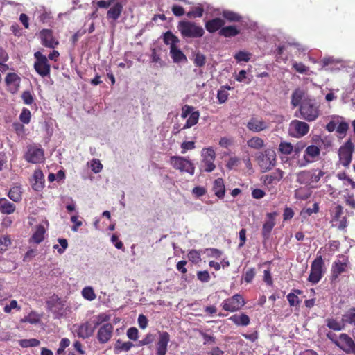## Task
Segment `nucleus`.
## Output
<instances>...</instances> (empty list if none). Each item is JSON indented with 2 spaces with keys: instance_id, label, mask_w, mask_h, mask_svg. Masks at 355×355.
Returning <instances> with one entry per match:
<instances>
[{
  "instance_id": "obj_1",
  "label": "nucleus",
  "mask_w": 355,
  "mask_h": 355,
  "mask_svg": "<svg viewBox=\"0 0 355 355\" xmlns=\"http://www.w3.org/2000/svg\"><path fill=\"white\" fill-rule=\"evenodd\" d=\"M299 112L301 119L312 122L315 121L320 115V104L315 98H305L299 107ZM295 116H298L297 114Z\"/></svg>"
},
{
  "instance_id": "obj_2",
  "label": "nucleus",
  "mask_w": 355,
  "mask_h": 355,
  "mask_svg": "<svg viewBox=\"0 0 355 355\" xmlns=\"http://www.w3.org/2000/svg\"><path fill=\"white\" fill-rule=\"evenodd\" d=\"M324 174L325 173L320 168L304 170L297 173L296 181L300 184L317 189L320 187L319 182Z\"/></svg>"
},
{
  "instance_id": "obj_3",
  "label": "nucleus",
  "mask_w": 355,
  "mask_h": 355,
  "mask_svg": "<svg viewBox=\"0 0 355 355\" xmlns=\"http://www.w3.org/2000/svg\"><path fill=\"white\" fill-rule=\"evenodd\" d=\"M178 28L183 37L198 38L205 34L202 27L193 21H181L178 23Z\"/></svg>"
},
{
  "instance_id": "obj_4",
  "label": "nucleus",
  "mask_w": 355,
  "mask_h": 355,
  "mask_svg": "<svg viewBox=\"0 0 355 355\" xmlns=\"http://www.w3.org/2000/svg\"><path fill=\"white\" fill-rule=\"evenodd\" d=\"M329 119L330 121L326 125L325 129L329 132H332L336 130L341 137H345L349 129V124L346 121L345 118L340 115L334 114L330 116Z\"/></svg>"
},
{
  "instance_id": "obj_5",
  "label": "nucleus",
  "mask_w": 355,
  "mask_h": 355,
  "mask_svg": "<svg viewBox=\"0 0 355 355\" xmlns=\"http://www.w3.org/2000/svg\"><path fill=\"white\" fill-rule=\"evenodd\" d=\"M170 164L175 170L182 173H187L191 175L195 173V166L188 158L182 156H171L169 159Z\"/></svg>"
},
{
  "instance_id": "obj_6",
  "label": "nucleus",
  "mask_w": 355,
  "mask_h": 355,
  "mask_svg": "<svg viewBox=\"0 0 355 355\" xmlns=\"http://www.w3.org/2000/svg\"><path fill=\"white\" fill-rule=\"evenodd\" d=\"M355 150V145L351 138L347 139L338 150V157L340 164L344 167H349L352 155Z\"/></svg>"
},
{
  "instance_id": "obj_7",
  "label": "nucleus",
  "mask_w": 355,
  "mask_h": 355,
  "mask_svg": "<svg viewBox=\"0 0 355 355\" xmlns=\"http://www.w3.org/2000/svg\"><path fill=\"white\" fill-rule=\"evenodd\" d=\"M202 160L200 171L210 173L214 171L216 165V152L212 147L204 148L201 152Z\"/></svg>"
},
{
  "instance_id": "obj_8",
  "label": "nucleus",
  "mask_w": 355,
  "mask_h": 355,
  "mask_svg": "<svg viewBox=\"0 0 355 355\" xmlns=\"http://www.w3.org/2000/svg\"><path fill=\"white\" fill-rule=\"evenodd\" d=\"M24 158L28 163H41L44 159V150L40 146L37 144L28 145L27 146V150L24 155Z\"/></svg>"
},
{
  "instance_id": "obj_9",
  "label": "nucleus",
  "mask_w": 355,
  "mask_h": 355,
  "mask_svg": "<svg viewBox=\"0 0 355 355\" xmlns=\"http://www.w3.org/2000/svg\"><path fill=\"white\" fill-rule=\"evenodd\" d=\"M324 263L322 256H317L311 266V272L308 278L309 282L316 284L321 279L324 272Z\"/></svg>"
},
{
  "instance_id": "obj_10",
  "label": "nucleus",
  "mask_w": 355,
  "mask_h": 355,
  "mask_svg": "<svg viewBox=\"0 0 355 355\" xmlns=\"http://www.w3.org/2000/svg\"><path fill=\"white\" fill-rule=\"evenodd\" d=\"M34 57L36 59L34 63V69L36 72L42 77L49 76L51 67L48 62L47 58L40 51L35 52Z\"/></svg>"
},
{
  "instance_id": "obj_11",
  "label": "nucleus",
  "mask_w": 355,
  "mask_h": 355,
  "mask_svg": "<svg viewBox=\"0 0 355 355\" xmlns=\"http://www.w3.org/2000/svg\"><path fill=\"white\" fill-rule=\"evenodd\" d=\"M257 162L262 172L270 171L276 164V154L272 150H267L257 157Z\"/></svg>"
},
{
  "instance_id": "obj_12",
  "label": "nucleus",
  "mask_w": 355,
  "mask_h": 355,
  "mask_svg": "<svg viewBox=\"0 0 355 355\" xmlns=\"http://www.w3.org/2000/svg\"><path fill=\"white\" fill-rule=\"evenodd\" d=\"M349 265L348 258L343 254L338 256V259L336 260L331 266V280L336 281L339 276L347 271Z\"/></svg>"
},
{
  "instance_id": "obj_13",
  "label": "nucleus",
  "mask_w": 355,
  "mask_h": 355,
  "mask_svg": "<svg viewBox=\"0 0 355 355\" xmlns=\"http://www.w3.org/2000/svg\"><path fill=\"white\" fill-rule=\"evenodd\" d=\"M309 129L310 127L308 123L295 119L290 123L288 132L291 136L300 138L308 134Z\"/></svg>"
},
{
  "instance_id": "obj_14",
  "label": "nucleus",
  "mask_w": 355,
  "mask_h": 355,
  "mask_svg": "<svg viewBox=\"0 0 355 355\" xmlns=\"http://www.w3.org/2000/svg\"><path fill=\"white\" fill-rule=\"evenodd\" d=\"M245 304V301L241 295H234L223 302V309L227 311H235L240 309Z\"/></svg>"
},
{
  "instance_id": "obj_15",
  "label": "nucleus",
  "mask_w": 355,
  "mask_h": 355,
  "mask_svg": "<svg viewBox=\"0 0 355 355\" xmlns=\"http://www.w3.org/2000/svg\"><path fill=\"white\" fill-rule=\"evenodd\" d=\"M246 127L250 131L259 132L267 130L269 123L259 116H252L248 121Z\"/></svg>"
},
{
  "instance_id": "obj_16",
  "label": "nucleus",
  "mask_w": 355,
  "mask_h": 355,
  "mask_svg": "<svg viewBox=\"0 0 355 355\" xmlns=\"http://www.w3.org/2000/svg\"><path fill=\"white\" fill-rule=\"evenodd\" d=\"M320 154V149L315 145H310L305 149L302 162L300 164V167L306 166L307 164L313 162L316 157Z\"/></svg>"
},
{
  "instance_id": "obj_17",
  "label": "nucleus",
  "mask_w": 355,
  "mask_h": 355,
  "mask_svg": "<svg viewBox=\"0 0 355 355\" xmlns=\"http://www.w3.org/2000/svg\"><path fill=\"white\" fill-rule=\"evenodd\" d=\"M284 173L283 171L277 168L275 171L262 176L261 180L266 187L270 189L274 187L273 184H277L283 178Z\"/></svg>"
},
{
  "instance_id": "obj_18",
  "label": "nucleus",
  "mask_w": 355,
  "mask_h": 355,
  "mask_svg": "<svg viewBox=\"0 0 355 355\" xmlns=\"http://www.w3.org/2000/svg\"><path fill=\"white\" fill-rule=\"evenodd\" d=\"M343 214V207L340 205H336L331 211V216L334 221L339 222L338 228L340 230H345L347 227V217L341 216Z\"/></svg>"
},
{
  "instance_id": "obj_19",
  "label": "nucleus",
  "mask_w": 355,
  "mask_h": 355,
  "mask_svg": "<svg viewBox=\"0 0 355 355\" xmlns=\"http://www.w3.org/2000/svg\"><path fill=\"white\" fill-rule=\"evenodd\" d=\"M42 44L46 47L54 49L59 44V42L54 37L51 29H42L40 32Z\"/></svg>"
},
{
  "instance_id": "obj_20",
  "label": "nucleus",
  "mask_w": 355,
  "mask_h": 355,
  "mask_svg": "<svg viewBox=\"0 0 355 355\" xmlns=\"http://www.w3.org/2000/svg\"><path fill=\"white\" fill-rule=\"evenodd\" d=\"M46 305L49 311L59 315L64 306V301L58 297V295H53L46 300Z\"/></svg>"
},
{
  "instance_id": "obj_21",
  "label": "nucleus",
  "mask_w": 355,
  "mask_h": 355,
  "mask_svg": "<svg viewBox=\"0 0 355 355\" xmlns=\"http://www.w3.org/2000/svg\"><path fill=\"white\" fill-rule=\"evenodd\" d=\"M114 327L112 324L106 323L102 325L97 333V339L100 343H107L112 336Z\"/></svg>"
},
{
  "instance_id": "obj_22",
  "label": "nucleus",
  "mask_w": 355,
  "mask_h": 355,
  "mask_svg": "<svg viewBox=\"0 0 355 355\" xmlns=\"http://www.w3.org/2000/svg\"><path fill=\"white\" fill-rule=\"evenodd\" d=\"M5 83L8 90L12 94H15L19 90L21 78L15 73H8L6 76Z\"/></svg>"
},
{
  "instance_id": "obj_23",
  "label": "nucleus",
  "mask_w": 355,
  "mask_h": 355,
  "mask_svg": "<svg viewBox=\"0 0 355 355\" xmlns=\"http://www.w3.org/2000/svg\"><path fill=\"white\" fill-rule=\"evenodd\" d=\"M277 215V212H271L267 214L268 220L265 222L262 227V236L264 241L269 239L271 232L275 225V218Z\"/></svg>"
},
{
  "instance_id": "obj_24",
  "label": "nucleus",
  "mask_w": 355,
  "mask_h": 355,
  "mask_svg": "<svg viewBox=\"0 0 355 355\" xmlns=\"http://www.w3.org/2000/svg\"><path fill=\"white\" fill-rule=\"evenodd\" d=\"M339 343L340 344V347L342 348L348 354H355V343L346 334H341L339 336Z\"/></svg>"
},
{
  "instance_id": "obj_25",
  "label": "nucleus",
  "mask_w": 355,
  "mask_h": 355,
  "mask_svg": "<svg viewBox=\"0 0 355 355\" xmlns=\"http://www.w3.org/2000/svg\"><path fill=\"white\" fill-rule=\"evenodd\" d=\"M225 24V21L224 19L219 17H216L207 21L205 22V27L209 33H214L218 31L219 32Z\"/></svg>"
},
{
  "instance_id": "obj_26",
  "label": "nucleus",
  "mask_w": 355,
  "mask_h": 355,
  "mask_svg": "<svg viewBox=\"0 0 355 355\" xmlns=\"http://www.w3.org/2000/svg\"><path fill=\"white\" fill-rule=\"evenodd\" d=\"M94 330V327H92L90 323L86 322L79 325L76 331L79 338L86 339L93 335Z\"/></svg>"
},
{
  "instance_id": "obj_27",
  "label": "nucleus",
  "mask_w": 355,
  "mask_h": 355,
  "mask_svg": "<svg viewBox=\"0 0 355 355\" xmlns=\"http://www.w3.org/2000/svg\"><path fill=\"white\" fill-rule=\"evenodd\" d=\"M33 178L32 188L37 191H42L44 187V175L42 170H35L33 173Z\"/></svg>"
},
{
  "instance_id": "obj_28",
  "label": "nucleus",
  "mask_w": 355,
  "mask_h": 355,
  "mask_svg": "<svg viewBox=\"0 0 355 355\" xmlns=\"http://www.w3.org/2000/svg\"><path fill=\"white\" fill-rule=\"evenodd\" d=\"M212 190L214 192L215 196L218 198L222 199L224 198L225 194V187L223 178H218L214 180Z\"/></svg>"
},
{
  "instance_id": "obj_29",
  "label": "nucleus",
  "mask_w": 355,
  "mask_h": 355,
  "mask_svg": "<svg viewBox=\"0 0 355 355\" xmlns=\"http://www.w3.org/2000/svg\"><path fill=\"white\" fill-rule=\"evenodd\" d=\"M170 55L175 63L186 62L187 61L186 55L177 46H170Z\"/></svg>"
},
{
  "instance_id": "obj_30",
  "label": "nucleus",
  "mask_w": 355,
  "mask_h": 355,
  "mask_svg": "<svg viewBox=\"0 0 355 355\" xmlns=\"http://www.w3.org/2000/svg\"><path fill=\"white\" fill-rule=\"evenodd\" d=\"M170 341V335L166 331H159V340L157 344V350L167 351L168 344Z\"/></svg>"
},
{
  "instance_id": "obj_31",
  "label": "nucleus",
  "mask_w": 355,
  "mask_h": 355,
  "mask_svg": "<svg viewBox=\"0 0 355 355\" xmlns=\"http://www.w3.org/2000/svg\"><path fill=\"white\" fill-rule=\"evenodd\" d=\"M123 11V5L120 2L116 3L112 7H111L107 12V19L116 20L121 15Z\"/></svg>"
},
{
  "instance_id": "obj_32",
  "label": "nucleus",
  "mask_w": 355,
  "mask_h": 355,
  "mask_svg": "<svg viewBox=\"0 0 355 355\" xmlns=\"http://www.w3.org/2000/svg\"><path fill=\"white\" fill-rule=\"evenodd\" d=\"M16 206L6 198H0V211L3 214H11L15 212Z\"/></svg>"
},
{
  "instance_id": "obj_33",
  "label": "nucleus",
  "mask_w": 355,
  "mask_h": 355,
  "mask_svg": "<svg viewBox=\"0 0 355 355\" xmlns=\"http://www.w3.org/2000/svg\"><path fill=\"white\" fill-rule=\"evenodd\" d=\"M240 33V31L235 26H223L218 34L225 37H234Z\"/></svg>"
},
{
  "instance_id": "obj_34",
  "label": "nucleus",
  "mask_w": 355,
  "mask_h": 355,
  "mask_svg": "<svg viewBox=\"0 0 355 355\" xmlns=\"http://www.w3.org/2000/svg\"><path fill=\"white\" fill-rule=\"evenodd\" d=\"M304 95V92L300 89H296L292 94L291 104L293 107H296L297 106H300L302 103Z\"/></svg>"
},
{
  "instance_id": "obj_35",
  "label": "nucleus",
  "mask_w": 355,
  "mask_h": 355,
  "mask_svg": "<svg viewBox=\"0 0 355 355\" xmlns=\"http://www.w3.org/2000/svg\"><path fill=\"white\" fill-rule=\"evenodd\" d=\"M222 16L229 22H240L243 19L241 15L231 10H223Z\"/></svg>"
},
{
  "instance_id": "obj_36",
  "label": "nucleus",
  "mask_w": 355,
  "mask_h": 355,
  "mask_svg": "<svg viewBox=\"0 0 355 355\" xmlns=\"http://www.w3.org/2000/svg\"><path fill=\"white\" fill-rule=\"evenodd\" d=\"M234 324L241 326H247L250 323V318L245 313L241 315H234L230 318Z\"/></svg>"
},
{
  "instance_id": "obj_37",
  "label": "nucleus",
  "mask_w": 355,
  "mask_h": 355,
  "mask_svg": "<svg viewBox=\"0 0 355 355\" xmlns=\"http://www.w3.org/2000/svg\"><path fill=\"white\" fill-rule=\"evenodd\" d=\"M45 229L42 225H38L33 233L31 240L35 243H40L44 239Z\"/></svg>"
},
{
  "instance_id": "obj_38",
  "label": "nucleus",
  "mask_w": 355,
  "mask_h": 355,
  "mask_svg": "<svg viewBox=\"0 0 355 355\" xmlns=\"http://www.w3.org/2000/svg\"><path fill=\"white\" fill-rule=\"evenodd\" d=\"M200 117L199 111H194L189 115V119L187 120L182 129H188L198 123Z\"/></svg>"
},
{
  "instance_id": "obj_39",
  "label": "nucleus",
  "mask_w": 355,
  "mask_h": 355,
  "mask_svg": "<svg viewBox=\"0 0 355 355\" xmlns=\"http://www.w3.org/2000/svg\"><path fill=\"white\" fill-rule=\"evenodd\" d=\"M248 147L259 150L264 146V141L259 137H253L247 141Z\"/></svg>"
},
{
  "instance_id": "obj_40",
  "label": "nucleus",
  "mask_w": 355,
  "mask_h": 355,
  "mask_svg": "<svg viewBox=\"0 0 355 355\" xmlns=\"http://www.w3.org/2000/svg\"><path fill=\"white\" fill-rule=\"evenodd\" d=\"M163 40L166 44H170V46H176V44L179 42V39L171 31L164 34Z\"/></svg>"
},
{
  "instance_id": "obj_41",
  "label": "nucleus",
  "mask_w": 355,
  "mask_h": 355,
  "mask_svg": "<svg viewBox=\"0 0 355 355\" xmlns=\"http://www.w3.org/2000/svg\"><path fill=\"white\" fill-rule=\"evenodd\" d=\"M21 193L19 187H13L10 189L8 196L14 202H19L21 200Z\"/></svg>"
},
{
  "instance_id": "obj_42",
  "label": "nucleus",
  "mask_w": 355,
  "mask_h": 355,
  "mask_svg": "<svg viewBox=\"0 0 355 355\" xmlns=\"http://www.w3.org/2000/svg\"><path fill=\"white\" fill-rule=\"evenodd\" d=\"M230 89V86L221 87V88L218 91L217 93V99L219 103H224L227 101L229 96V93L227 90Z\"/></svg>"
},
{
  "instance_id": "obj_43",
  "label": "nucleus",
  "mask_w": 355,
  "mask_h": 355,
  "mask_svg": "<svg viewBox=\"0 0 355 355\" xmlns=\"http://www.w3.org/2000/svg\"><path fill=\"white\" fill-rule=\"evenodd\" d=\"M204 8L202 6H198L187 13V17L189 19L200 18L203 15Z\"/></svg>"
},
{
  "instance_id": "obj_44",
  "label": "nucleus",
  "mask_w": 355,
  "mask_h": 355,
  "mask_svg": "<svg viewBox=\"0 0 355 355\" xmlns=\"http://www.w3.org/2000/svg\"><path fill=\"white\" fill-rule=\"evenodd\" d=\"M311 196V193L308 189L301 187L295 191V198L300 200H306Z\"/></svg>"
},
{
  "instance_id": "obj_45",
  "label": "nucleus",
  "mask_w": 355,
  "mask_h": 355,
  "mask_svg": "<svg viewBox=\"0 0 355 355\" xmlns=\"http://www.w3.org/2000/svg\"><path fill=\"white\" fill-rule=\"evenodd\" d=\"M19 345L21 347H36L40 344V341L36 338L19 340Z\"/></svg>"
},
{
  "instance_id": "obj_46",
  "label": "nucleus",
  "mask_w": 355,
  "mask_h": 355,
  "mask_svg": "<svg viewBox=\"0 0 355 355\" xmlns=\"http://www.w3.org/2000/svg\"><path fill=\"white\" fill-rule=\"evenodd\" d=\"M292 68L300 74H306L309 68L301 62L294 61L292 64Z\"/></svg>"
},
{
  "instance_id": "obj_47",
  "label": "nucleus",
  "mask_w": 355,
  "mask_h": 355,
  "mask_svg": "<svg viewBox=\"0 0 355 355\" xmlns=\"http://www.w3.org/2000/svg\"><path fill=\"white\" fill-rule=\"evenodd\" d=\"M279 151L284 155H290L293 150V146L286 141H282L279 146Z\"/></svg>"
},
{
  "instance_id": "obj_48",
  "label": "nucleus",
  "mask_w": 355,
  "mask_h": 355,
  "mask_svg": "<svg viewBox=\"0 0 355 355\" xmlns=\"http://www.w3.org/2000/svg\"><path fill=\"white\" fill-rule=\"evenodd\" d=\"M343 320L355 326V307L351 308L344 315Z\"/></svg>"
},
{
  "instance_id": "obj_49",
  "label": "nucleus",
  "mask_w": 355,
  "mask_h": 355,
  "mask_svg": "<svg viewBox=\"0 0 355 355\" xmlns=\"http://www.w3.org/2000/svg\"><path fill=\"white\" fill-rule=\"evenodd\" d=\"M188 259L193 263H198L201 261L200 253L196 250H191L188 253Z\"/></svg>"
},
{
  "instance_id": "obj_50",
  "label": "nucleus",
  "mask_w": 355,
  "mask_h": 355,
  "mask_svg": "<svg viewBox=\"0 0 355 355\" xmlns=\"http://www.w3.org/2000/svg\"><path fill=\"white\" fill-rule=\"evenodd\" d=\"M11 245V240L9 236H3L0 237V252L3 253V252L8 250V246Z\"/></svg>"
},
{
  "instance_id": "obj_51",
  "label": "nucleus",
  "mask_w": 355,
  "mask_h": 355,
  "mask_svg": "<svg viewBox=\"0 0 355 355\" xmlns=\"http://www.w3.org/2000/svg\"><path fill=\"white\" fill-rule=\"evenodd\" d=\"M31 114L28 109L24 108L19 115L20 121L25 124H28L31 121Z\"/></svg>"
},
{
  "instance_id": "obj_52",
  "label": "nucleus",
  "mask_w": 355,
  "mask_h": 355,
  "mask_svg": "<svg viewBox=\"0 0 355 355\" xmlns=\"http://www.w3.org/2000/svg\"><path fill=\"white\" fill-rule=\"evenodd\" d=\"M181 153L185 154L188 150H191L196 148L194 141H183L181 145Z\"/></svg>"
},
{
  "instance_id": "obj_53",
  "label": "nucleus",
  "mask_w": 355,
  "mask_h": 355,
  "mask_svg": "<svg viewBox=\"0 0 355 355\" xmlns=\"http://www.w3.org/2000/svg\"><path fill=\"white\" fill-rule=\"evenodd\" d=\"M337 177L339 180H345V184H349L351 185L352 189H355V182L349 178L345 173H338L337 174Z\"/></svg>"
},
{
  "instance_id": "obj_54",
  "label": "nucleus",
  "mask_w": 355,
  "mask_h": 355,
  "mask_svg": "<svg viewBox=\"0 0 355 355\" xmlns=\"http://www.w3.org/2000/svg\"><path fill=\"white\" fill-rule=\"evenodd\" d=\"M90 167L93 172H94L95 173H99L102 170L103 165L101 163L99 159H93L91 161Z\"/></svg>"
},
{
  "instance_id": "obj_55",
  "label": "nucleus",
  "mask_w": 355,
  "mask_h": 355,
  "mask_svg": "<svg viewBox=\"0 0 355 355\" xmlns=\"http://www.w3.org/2000/svg\"><path fill=\"white\" fill-rule=\"evenodd\" d=\"M193 62L197 67H203L206 62V58L203 54L198 53L196 54Z\"/></svg>"
},
{
  "instance_id": "obj_56",
  "label": "nucleus",
  "mask_w": 355,
  "mask_h": 355,
  "mask_svg": "<svg viewBox=\"0 0 355 355\" xmlns=\"http://www.w3.org/2000/svg\"><path fill=\"white\" fill-rule=\"evenodd\" d=\"M250 53L240 51L234 55V58L238 62H248L250 60Z\"/></svg>"
},
{
  "instance_id": "obj_57",
  "label": "nucleus",
  "mask_w": 355,
  "mask_h": 355,
  "mask_svg": "<svg viewBox=\"0 0 355 355\" xmlns=\"http://www.w3.org/2000/svg\"><path fill=\"white\" fill-rule=\"evenodd\" d=\"M327 326L333 330L340 331L342 329V325L339 322H338L335 319H329L327 320Z\"/></svg>"
},
{
  "instance_id": "obj_58",
  "label": "nucleus",
  "mask_w": 355,
  "mask_h": 355,
  "mask_svg": "<svg viewBox=\"0 0 355 355\" xmlns=\"http://www.w3.org/2000/svg\"><path fill=\"white\" fill-rule=\"evenodd\" d=\"M23 102L26 105H31L34 98L30 91H24L21 94Z\"/></svg>"
},
{
  "instance_id": "obj_59",
  "label": "nucleus",
  "mask_w": 355,
  "mask_h": 355,
  "mask_svg": "<svg viewBox=\"0 0 355 355\" xmlns=\"http://www.w3.org/2000/svg\"><path fill=\"white\" fill-rule=\"evenodd\" d=\"M58 243L61 248H59L58 245H55L53 248L58 250L59 254H62L68 246V242L65 239H58Z\"/></svg>"
},
{
  "instance_id": "obj_60",
  "label": "nucleus",
  "mask_w": 355,
  "mask_h": 355,
  "mask_svg": "<svg viewBox=\"0 0 355 355\" xmlns=\"http://www.w3.org/2000/svg\"><path fill=\"white\" fill-rule=\"evenodd\" d=\"M287 300L291 306H297L300 303V300L297 295L291 293L287 295Z\"/></svg>"
},
{
  "instance_id": "obj_61",
  "label": "nucleus",
  "mask_w": 355,
  "mask_h": 355,
  "mask_svg": "<svg viewBox=\"0 0 355 355\" xmlns=\"http://www.w3.org/2000/svg\"><path fill=\"white\" fill-rule=\"evenodd\" d=\"M207 193V189L204 187L197 186L195 187L192 190V193L196 198H200Z\"/></svg>"
},
{
  "instance_id": "obj_62",
  "label": "nucleus",
  "mask_w": 355,
  "mask_h": 355,
  "mask_svg": "<svg viewBox=\"0 0 355 355\" xmlns=\"http://www.w3.org/2000/svg\"><path fill=\"white\" fill-rule=\"evenodd\" d=\"M255 269L254 268L248 269L244 274L243 279L245 282L250 283L255 276Z\"/></svg>"
},
{
  "instance_id": "obj_63",
  "label": "nucleus",
  "mask_w": 355,
  "mask_h": 355,
  "mask_svg": "<svg viewBox=\"0 0 355 355\" xmlns=\"http://www.w3.org/2000/svg\"><path fill=\"white\" fill-rule=\"evenodd\" d=\"M194 107L189 105H184L182 107V114L181 117L182 119L187 118L189 115H191L192 112H193Z\"/></svg>"
},
{
  "instance_id": "obj_64",
  "label": "nucleus",
  "mask_w": 355,
  "mask_h": 355,
  "mask_svg": "<svg viewBox=\"0 0 355 355\" xmlns=\"http://www.w3.org/2000/svg\"><path fill=\"white\" fill-rule=\"evenodd\" d=\"M345 202L347 205L350 207L352 209H355V198L353 194L347 193L344 196Z\"/></svg>"
}]
</instances>
